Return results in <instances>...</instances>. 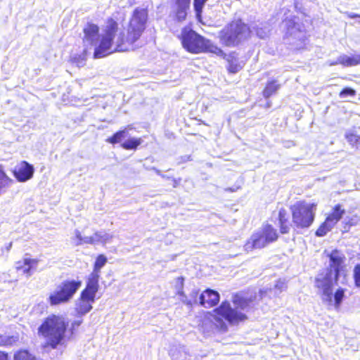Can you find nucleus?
Returning <instances> with one entry per match:
<instances>
[{"label": "nucleus", "instance_id": "nucleus-1", "mask_svg": "<svg viewBox=\"0 0 360 360\" xmlns=\"http://www.w3.org/2000/svg\"><path fill=\"white\" fill-rule=\"evenodd\" d=\"M148 21V9L136 8L126 27L117 34L119 22L112 17L108 18L98 44L94 49V57L100 58L112 52H128L137 49L140 47L139 44L146 30Z\"/></svg>", "mask_w": 360, "mask_h": 360}, {"label": "nucleus", "instance_id": "nucleus-2", "mask_svg": "<svg viewBox=\"0 0 360 360\" xmlns=\"http://www.w3.org/2000/svg\"><path fill=\"white\" fill-rule=\"evenodd\" d=\"M82 320H75L70 324L60 314H51L46 316L37 328V334L44 340L43 347L56 349L73 338Z\"/></svg>", "mask_w": 360, "mask_h": 360}, {"label": "nucleus", "instance_id": "nucleus-3", "mask_svg": "<svg viewBox=\"0 0 360 360\" xmlns=\"http://www.w3.org/2000/svg\"><path fill=\"white\" fill-rule=\"evenodd\" d=\"M255 296L245 297L242 292L232 295L233 308L227 300L221 303L212 311V317L215 329L220 333H226L229 330L228 325L236 326L248 319L243 310L248 309L255 301Z\"/></svg>", "mask_w": 360, "mask_h": 360}, {"label": "nucleus", "instance_id": "nucleus-4", "mask_svg": "<svg viewBox=\"0 0 360 360\" xmlns=\"http://www.w3.org/2000/svg\"><path fill=\"white\" fill-rule=\"evenodd\" d=\"M251 29L243 19L236 18L228 22L219 32V39L226 47H236L250 37Z\"/></svg>", "mask_w": 360, "mask_h": 360}, {"label": "nucleus", "instance_id": "nucleus-5", "mask_svg": "<svg viewBox=\"0 0 360 360\" xmlns=\"http://www.w3.org/2000/svg\"><path fill=\"white\" fill-rule=\"evenodd\" d=\"M183 48L192 54L216 52L217 46L195 30L184 27L179 36Z\"/></svg>", "mask_w": 360, "mask_h": 360}, {"label": "nucleus", "instance_id": "nucleus-6", "mask_svg": "<svg viewBox=\"0 0 360 360\" xmlns=\"http://www.w3.org/2000/svg\"><path fill=\"white\" fill-rule=\"evenodd\" d=\"M316 207V203H308L305 200H299L290 205L293 226L300 229L310 227L315 219Z\"/></svg>", "mask_w": 360, "mask_h": 360}, {"label": "nucleus", "instance_id": "nucleus-7", "mask_svg": "<svg viewBox=\"0 0 360 360\" xmlns=\"http://www.w3.org/2000/svg\"><path fill=\"white\" fill-rule=\"evenodd\" d=\"M82 282L79 279H65L60 282L55 290L48 297V302L51 306H58L70 302L79 289Z\"/></svg>", "mask_w": 360, "mask_h": 360}, {"label": "nucleus", "instance_id": "nucleus-8", "mask_svg": "<svg viewBox=\"0 0 360 360\" xmlns=\"http://www.w3.org/2000/svg\"><path fill=\"white\" fill-rule=\"evenodd\" d=\"M98 289L99 285L86 282L85 288L81 291L76 303L75 311L77 314L83 316L92 309Z\"/></svg>", "mask_w": 360, "mask_h": 360}, {"label": "nucleus", "instance_id": "nucleus-9", "mask_svg": "<svg viewBox=\"0 0 360 360\" xmlns=\"http://www.w3.org/2000/svg\"><path fill=\"white\" fill-rule=\"evenodd\" d=\"M213 53L219 56L226 62V69L229 75H236L240 72L245 65V61L240 57L239 53L236 51L225 53L217 46L216 52Z\"/></svg>", "mask_w": 360, "mask_h": 360}, {"label": "nucleus", "instance_id": "nucleus-10", "mask_svg": "<svg viewBox=\"0 0 360 360\" xmlns=\"http://www.w3.org/2000/svg\"><path fill=\"white\" fill-rule=\"evenodd\" d=\"M339 276L333 274L330 271H327L326 274H320L315 278V286L321 290L323 295L326 297L328 302L332 301L333 288L337 285Z\"/></svg>", "mask_w": 360, "mask_h": 360}, {"label": "nucleus", "instance_id": "nucleus-11", "mask_svg": "<svg viewBox=\"0 0 360 360\" xmlns=\"http://www.w3.org/2000/svg\"><path fill=\"white\" fill-rule=\"evenodd\" d=\"M127 133V127H124L123 129L117 131L111 136L107 138L105 141L112 145L120 143V146L127 150H136L142 143L143 141L141 138L132 137L122 143V141L126 137Z\"/></svg>", "mask_w": 360, "mask_h": 360}, {"label": "nucleus", "instance_id": "nucleus-12", "mask_svg": "<svg viewBox=\"0 0 360 360\" xmlns=\"http://www.w3.org/2000/svg\"><path fill=\"white\" fill-rule=\"evenodd\" d=\"M34 168L32 165L25 160L17 163L12 170V174L19 182H25L32 178Z\"/></svg>", "mask_w": 360, "mask_h": 360}, {"label": "nucleus", "instance_id": "nucleus-13", "mask_svg": "<svg viewBox=\"0 0 360 360\" xmlns=\"http://www.w3.org/2000/svg\"><path fill=\"white\" fill-rule=\"evenodd\" d=\"M191 0H172L171 15L174 20L181 22L186 20Z\"/></svg>", "mask_w": 360, "mask_h": 360}, {"label": "nucleus", "instance_id": "nucleus-14", "mask_svg": "<svg viewBox=\"0 0 360 360\" xmlns=\"http://www.w3.org/2000/svg\"><path fill=\"white\" fill-rule=\"evenodd\" d=\"M327 257L329 259V267L327 271H334L333 274H336V277L340 276V271L344 265L345 256L340 250L335 249L328 254Z\"/></svg>", "mask_w": 360, "mask_h": 360}, {"label": "nucleus", "instance_id": "nucleus-15", "mask_svg": "<svg viewBox=\"0 0 360 360\" xmlns=\"http://www.w3.org/2000/svg\"><path fill=\"white\" fill-rule=\"evenodd\" d=\"M219 300L220 295L217 291L207 288L200 295L199 304L205 308H212L217 306Z\"/></svg>", "mask_w": 360, "mask_h": 360}, {"label": "nucleus", "instance_id": "nucleus-16", "mask_svg": "<svg viewBox=\"0 0 360 360\" xmlns=\"http://www.w3.org/2000/svg\"><path fill=\"white\" fill-rule=\"evenodd\" d=\"M269 243L265 240L264 236L260 231L254 233L248 240L244 245L245 250L251 252L255 249H262L265 248Z\"/></svg>", "mask_w": 360, "mask_h": 360}, {"label": "nucleus", "instance_id": "nucleus-17", "mask_svg": "<svg viewBox=\"0 0 360 360\" xmlns=\"http://www.w3.org/2000/svg\"><path fill=\"white\" fill-rule=\"evenodd\" d=\"M100 28L93 22H88L83 27V42H88L91 45L96 44L99 36Z\"/></svg>", "mask_w": 360, "mask_h": 360}, {"label": "nucleus", "instance_id": "nucleus-18", "mask_svg": "<svg viewBox=\"0 0 360 360\" xmlns=\"http://www.w3.org/2000/svg\"><path fill=\"white\" fill-rule=\"evenodd\" d=\"M39 259L36 258H24L15 262V270L26 276H30L36 269Z\"/></svg>", "mask_w": 360, "mask_h": 360}, {"label": "nucleus", "instance_id": "nucleus-19", "mask_svg": "<svg viewBox=\"0 0 360 360\" xmlns=\"http://www.w3.org/2000/svg\"><path fill=\"white\" fill-rule=\"evenodd\" d=\"M107 262V257L103 255H98L94 264L93 271L89 275L86 281L99 285L100 271Z\"/></svg>", "mask_w": 360, "mask_h": 360}, {"label": "nucleus", "instance_id": "nucleus-20", "mask_svg": "<svg viewBox=\"0 0 360 360\" xmlns=\"http://www.w3.org/2000/svg\"><path fill=\"white\" fill-rule=\"evenodd\" d=\"M278 222L279 232L281 234H287L290 232L291 224L289 221L288 212L284 207H281L278 210Z\"/></svg>", "mask_w": 360, "mask_h": 360}, {"label": "nucleus", "instance_id": "nucleus-21", "mask_svg": "<svg viewBox=\"0 0 360 360\" xmlns=\"http://www.w3.org/2000/svg\"><path fill=\"white\" fill-rule=\"evenodd\" d=\"M345 212V211L342 208V205L340 204H337L333 207L331 212L328 214L325 219L326 220V222L330 223V225L334 227L342 219Z\"/></svg>", "mask_w": 360, "mask_h": 360}, {"label": "nucleus", "instance_id": "nucleus-22", "mask_svg": "<svg viewBox=\"0 0 360 360\" xmlns=\"http://www.w3.org/2000/svg\"><path fill=\"white\" fill-rule=\"evenodd\" d=\"M342 65L345 67H351L360 65V57L359 55L352 56H341L336 61L332 62L330 65Z\"/></svg>", "mask_w": 360, "mask_h": 360}, {"label": "nucleus", "instance_id": "nucleus-23", "mask_svg": "<svg viewBox=\"0 0 360 360\" xmlns=\"http://www.w3.org/2000/svg\"><path fill=\"white\" fill-rule=\"evenodd\" d=\"M260 232L269 244L276 242L279 238L277 230L270 224H264Z\"/></svg>", "mask_w": 360, "mask_h": 360}, {"label": "nucleus", "instance_id": "nucleus-24", "mask_svg": "<svg viewBox=\"0 0 360 360\" xmlns=\"http://www.w3.org/2000/svg\"><path fill=\"white\" fill-rule=\"evenodd\" d=\"M281 84L278 83L276 79H271L267 81L265 84V86L262 90V96L265 98H269L274 94H275L277 91L280 89Z\"/></svg>", "mask_w": 360, "mask_h": 360}, {"label": "nucleus", "instance_id": "nucleus-25", "mask_svg": "<svg viewBox=\"0 0 360 360\" xmlns=\"http://www.w3.org/2000/svg\"><path fill=\"white\" fill-rule=\"evenodd\" d=\"M19 342V335L0 334V347H12L16 345Z\"/></svg>", "mask_w": 360, "mask_h": 360}, {"label": "nucleus", "instance_id": "nucleus-26", "mask_svg": "<svg viewBox=\"0 0 360 360\" xmlns=\"http://www.w3.org/2000/svg\"><path fill=\"white\" fill-rule=\"evenodd\" d=\"M13 360H39L27 349H19L13 354Z\"/></svg>", "mask_w": 360, "mask_h": 360}, {"label": "nucleus", "instance_id": "nucleus-27", "mask_svg": "<svg viewBox=\"0 0 360 360\" xmlns=\"http://www.w3.org/2000/svg\"><path fill=\"white\" fill-rule=\"evenodd\" d=\"M345 138L352 148H360V136L356 132L347 131L345 134Z\"/></svg>", "mask_w": 360, "mask_h": 360}, {"label": "nucleus", "instance_id": "nucleus-28", "mask_svg": "<svg viewBox=\"0 0 360 360\" xmlns=\"http://www.w3.org/2000/svg\"><path fill=\"white\" fill-rule=\"evenodd\" d=\"M333 228V226H331L330 223L326 222V220L325 219L316 230L315 235L319 237L324 236Z\"/></svg>", "mask_w": 360, "mask_h": 360}, {"label": "nucleus", "instance_id": "nucleus-29", "mask_svg": "<svg viewBox=\"0 0 360 360\" xmlns=\"http://www.w3.org/2000/svg\"><path fill=\"white\" fill-rule=\"evenodd\" d=\"M87 51L84 50L82 54H76L70 58V62L77 66H83L86 60Z\"/></svg>", "mask_w": 360, "mask_h": 360}, {"label": "nucleus", "instance_id": "nucleus-30", "mask_svg": "<svg viewBox=\"0 0 360 360\" xmlns=\"http://www.w3.org/2000/svg\"><path fill=\"white\" fill-rule=\"evenodd\" d=\"M13 183V179H11L6 173L4 171L3 167L0 165V190L3 188L8 186Z\"/></svg>", "mask_w": 360, "mask_h": 360}, {"label": "nucleus", "instance_id": "nucleus-31", "mask_svg": "<svg viewBox=\"0 0 360 360\" xmlns=\"http://www.w3.org/2000/svg\"><path fill=\"white\" fill-rule=\"evenodd\" d=\"M345 290L342 288H338L334 293V302L336 308L340 306V304L345 297Z\"/></svg>", "mask_w": 360, "mask_h": 360}, {"label": "nucleus", "instance_id": "nucleus-32", "mask_svg": "<svg viewBox=\"0 0 360 360\" xmlns=\"http://www.w3.org/2000/svg\"><path fill=\"white\" fill-rule=\"evenodd\" d=\"M207 0H193V7L196 16L200 18L202 8Z\"/></svg>", "mask_w": 360, "mask_h": 360}, {"label": "nucleus", "instance_id": "nucleus-33", "mask_svg": "<svg viewBox=\"0 0 360 360\" xmlns=\"http://www.w3.org/2000/svg\"><path fill=\"white\" fill-rule=\"evenodd\" d=\"M94 236L96 243H105L112 238V236L109 234H102L101 232L96 231Z\"/></svg>", "mask_w": 360, "mask_h": 360}, {"label": "nucleus", "instance_id": "nucleus-34", "mask_svg": "<svg viewBox=\"0 0 360 360\" xmlns=\"http://www.w3.org/2000/svg\"><path fill=\"white\" fill-rule=\"evenodd\" d=\"M356 95V91L350 87L343 88L339 93V96L341 98L346 96H354Z\"/></svg>", "mask_w": 360, "mask_h": 360}, {"label": "nucleus", "instance_id": "nucleus-35", "mask_svg": "<svg viewBox=\"0 0 360 360\" xmlns=\"http://www.w3.org/2000/svg\"><path fill=\"white\" fill-rule=\"evenodd\" d=\"M75 238L77 239L76 245H79L83 243L84 238L82 237L81 233L79 231L75 232Z\"/></svg>", "mask_w": 360, "mask_h": 360}, {"label": "nucleus", "instance_id": "nucleus-36", "mask_svg": "<svg viewBox=\"0 0 360 360\" xmlns=\"http://www.w3.org/2000/svg\"><path fill=\"white\" fill-rule=\"evenodd\" d=\"M83 243H89V244H94L96 243L95 238L94 236H90L85 239H84Z\"/></svg>", "mask_w": 360, "mask_h": 360}, {"label": "nucleus", "instance_id": "nucleus-37", "mask_svg": "<svg viewBox=\"0 0 360 360\" xmlns=\"http://www.w3.org/2000/svg\"><path fill=\"white\" fill-rule=\"evenodd\" d=\"M0 360H11L7 352L0 351Z\"/></svg>", "mask_w": 360, "mask_h": 360}, {"label": "nucleus", "instance_id": "nucleus-38", "mask_svg": "<svg viewBox=\"0 0 360 360\" xmlns=\"http://www.w3.org/2000/svg\"><path fill=\"white\" fill-rule=\"evenodd\" d=\"M348 17L349 18H360V15L357 13H350L348 15Z\"/></svg>", "mask_w": 360, "mask_h": 360}, {"label": "nucleus", "instance_id": "nucleus-39", "mask_svg": "<svg viewBox=\"0 0 360 360\" xmlns=\"http://www.w3.org/2000/svg\"><path fill=\"white\" fill-rule=\"evenodd\" d=\"M270 106H271V102H267L266 104V107L269 108Z\"/></svg>", "mask_w": 360, "mask_h": 360}, {"label": "nucleus", "instance_id": "nucleus-40", "mask_svg": "<svg viewBox=\"0 0 360 360\" xmlns=\"http://www.w3.org/2000/svg\"><path fill=\"white\" fill-rule=\"evenodd\" d=\"M198 294V291L195 292V295H197Z\"/></svg>", "mask_w": 360, "mask_h": 360}]
</instances>
